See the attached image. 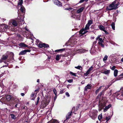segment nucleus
I'll use <instances>...</instances> for the list:
<instances>
[{
	"label": "nucleus",
	"instance_id": "nucleus-1",
	"mask_svg": "<svg viewBox=\"0 0 123 123\" xmlns=\"http://www.w3.org/2000/svg\"><path fill=\"white\" fill-rule=\"evenodd\" d=\"M119 1V0H115L107 6L106 10L107 11H109L116 9L118 7L117 6L120 4Z\"/></svg>",
	"mask_w": 123,
	"mask_h": 123
},
{
	"label": "nucleus",
	"instance_id": "nucleus-2",
	"mask_svg": "<svg viewBox=\"0 0 123 123\" xmlns=\"http://www.w3.org/2000/svg\"><path fill=\"white\" fill-rule=\"evenodd\" d=\"M93 21L92 20L88 21L84 29H81L80 32V33L82 34H84L87 31L86 30H88L89 29V27L92 24Z\"/></svg>",
	"mask_w": 123,
	"mask_h": 123
},
{
	"label": "nucleus",
	"instance_id": "nucleus-3",
	"mask_svg": "<svg viewBox=\"0 0 123 123\" xmlns=\"http://www.w3.org/2000/svg\"><path fill=\"white\" fill-rule=\"evenodd\" d=\"M98 112L96 110L92 111L90 112L89 116L93 120L95 119L97 117Z\"/></svg>",
	"mask_w": 123,
	"mask_h": 123
},
{
	"label": "nucleus",
	"instance_id": "nucleus-4",
	"mask_svg": "<svg viewBox=\"0 0 123 123\" xmlns=\"http://www.w3.org/2000/svg\"><path fill=\"white\" fill-rule=\"evenodd\" d=\"M86 51V50L83 49H75L73 51L71 54L72 55H74L76 54L83 53Z\"/></svg>",
	"mask_w": 123,
	"mask_h": 123
},
{
	"label": "nucleus",
	"instance_id": "nucleus-5",
	"mask_svg": "<svg viewBox=\"0 0 123 123\" xmlns=\"http://www.w3.org/2000/svg\"><path fill=\"white\" fill-rule=\"evenodd\" d=\"M103 91H102L98 95V96L97 97V99H98L99 100V104L100 105L101 104V100H102V98L101 97V96L103 94ZM102 107H104L105 106V105L104 103H103V104H102Z\"/></svg>",
	"mask_w": 123,
	"mask_h": 123
},
{
	"label": "nucleus",
	"instance_id": "nucleus-6",
	"mask_svg": "<svg viewBox=\"0 0 123 123\" xmlns=\"http://www.w3.org/2000/svg\"><path fill=\"white\" fill-rule=\"evenodd\" d=\"M96 41L98 40V43L102 47L104 48V46L103 43L104 42L103 40H102V39L101 38H100L99 36H98L96 38Z\"/></svg>",
	"mask_w": 123,
	"mask_h": 123
},
{
	"label": "nucleus",
	"instance_id": "nucleus-7",
	"mask_svg": "<svg viewBox=\"0 0 123 123\" xmlns=\"http://www.w3.org/2000/svg\"><path fill=\"white\" fill-rule=\"evenodd\" d=\"M72 112L71 111L68 113V114L66 116V119L63 122V123H68V121L69 120V119L70 118V117L72 114Z\"/></svg>",
	"mask_w": 123,
	"mask_h": 123
},
{
	"label": "nucleus",
	"instance_id": "nucleus-8",
	"mask_svg": "<svg viewBox=\"0 0 123 123\" xmlns=\"http://www.w3.org/2000/svg\"><path fill=\"white\" fill-rule=\"evenodd\" d=\"M2 32L5 31L6 30L9 28V26L5 24H3L1 25Z\"/></svg>",
	"mask_w": 123,
	"mask_h": 123
},
{
	"label": "nucleus",
	"instance_id": "nucleus-9",
	"mask_svg": "<svg viewBox=\"0 0 123 123\" xmlns=\"http://www.w3.org/2000/svg\"><path fill=\"white\" fill-rule=\"evenodd\" d=\"M0 102L4 104L8 105L9 104L8 103V102L7 100L5 97L2 98L0 100Z\"/></svg>",
	"mask_w": 123,
	"mask_h": 123
},
{
	"label": "nucleus",
	"instance_id": "nucleus-10",
	"mask_svg": "<svg viewBox=\"0 0 123 123\" xmlns=\"http://www.w3.org/2000/svg\"><path fill=\"white\" fill-rule=\"evenodd\" d=\"M98 27L100 30L104 31L105 34H108V33L105 30V28L102 25H99L98 26Z\"/></svg>",
	"mask_w": 123,
	"mask_h": 123
},
{
	"label": "nucleus",
	"instance_id": "nucleus-11",
	"mask_svg": "<svg viewBox=\"0 0 123 123\" xmlns=\"http://www.w3.org/2000/svg\"><path fill=\"white\" fill-rule=\"evenodd\" d=\"M53 1L54 4L58 6H62V3L58 0H54Z\"/></svg>",
	"mask_w": 123,
	"mask_h": 123
},
{
	"label": "nucleus",
	"instance_id": "nucleus-12",
	"mask_svg": "<svg viewBox=\"0 0 123 123\" xmlns=\"http://www.w3.org/2000/svg\"><path fill=\"white\" fill-rule=\"evenodd\" d=\"M121 90L123 91V88H121ZM116 94L117 96L118 97V98H117V99H123V92L122 93L121 95L119 97H118L119 95V94L118 93H116Z\"/></svg>",
	"mask_w": 123,
	"mask_h": 123
},
{
	"label": "nucleus",
	"instance_id": "nucleus-13",
	"mask_svg": "<svg viewBox=\"0 0 123 123\" xmlns=\"http://www.w3.org/2000/svg\"><path fill=\"white\" fill-rule=\"evenodd\" d=\"M30 50H25L21 51L19 54V55H24L27 52H30Z\"/></svg>",
	"mask_w": 123,
	"mask_h": 123
},
{
	"label": "nucleus",
	"instance_id": "nucleus-14",
	"mask_svg": "<svg viewBox=\"0 0 123 123\" xmlns=\"http://www.w3.org/2000/svg\"><path fill=\"white\" fill-rule=\"evenodd\" d=\"M8 57V56L7 55H3L0 60V63H1L3 62V61L6 59Z\"/></svg>",
	"mask_w": 123,
	"mask_h": 123
},
{
	"label": "nucleus",
	"instance_id": "nucleus-15",
	"mask_svg": "<svg viewBox=\"0 0 123 123\" xmlns=\"http://www.w3.org/2000/svg\"><path fill=\"white\" fill-rule=\"evenodd\" d=\"M92 86L91 84H88L86 86L84 89V91H87V89H90L92 88Z\"/></svg>",
	"mask_w": 123,
	"mask_h": 123
},
{
	"label": "nucleus",
	"instance_id": "nucleus-16",
	"mask_svg": "<svg viewBox=\"0 0 123 123\" xmlns=\"http://www.w3.org/2000/svg\"><path fill=\"white\" fill-rule=\"evenodd\" d=\"M70 43V45L71 46H74V44H76L77 41H74V40H72L71 41L70 40H69Z\"/></svg>",
	"mask_w": 123,
	"mask_h": 123
},
{
	"label": "nucleus",
	"instance_id": "nucleus-17",
	"mask_svg": "<svg viewBox=\"0 0 123 123\" xmlns=\"http://www.w3.org/2000/svg\"><path fill=\"white\" fill-rule=\"evenodd\" d=\"M93 67L92 66H91L90 68L87 71L86 73L84 74V75L85 76H87L88 75L91 71Z\"/></svg>",
	"mask_w": 123,
	"mask_h": 123
},
{
	"label": "nucleus",
	"instance_id": "nucleus-18",
	"mask_svg": "<svg viewBox=\"0 0 123 123\" xmlns=\"http://www.w3.org/2000/svg\"><path fill=\"white\" fill-rule=\"evenodd\" d=\"M111 105L110 104L108 105L107 106H106L104 108V110L103 111L104 112L106 111L110 108L111 107Z\"/></svg>",
	"mask_w": 123,
	"mask_h": 123
},
{
	"label": "nucleus",
	"instance_id": "nucleus-19",
	"mask_svg": "<svg viewBox=\"0 0 123 123\" xmlns=\"http://www.w3.org/2000/svg\"><path fill=\"white\" fill-rule=\"evenodd\" d=\"M84 7H82L81 8L78 9L76 11V12L77 13H79L83 11L85 9Z\"/></svg>",
	"mask_w": 123,
	"mask_h": 123
},
{
	"label": "nucleus",
	"instance_id": "nucleus-20",
	"mask_svg": "<svg viewBox=\"0 0 123 123\" xmlns=\"http://www.w3.org/2000/svg\"><path fill=\"white\" fill-rule=\"evenodd\" d=\"M122 76H123V73L121 74L117 78L115 81L122 79L123 78V77H122Z\"/></svg>",
	"mask_w": 123,
	"mask_h": 123
},
{
	"label": "nucleus",
	"instance_id": "nucleus-21",
	"mask_svg": "<svg viewBox=\"0 0 123 123\" xmlns=\"http://www.w3.org/2000/svg\"><path fill=\"white\" fill-rule=\"evenodd\" d=\"M19 46L21 47H27V45L25 44L24 43H21L18 44Z\"/></svg>",
	"mask_w": 123,
	"mask_h": 123
},
{
	"label": "nucleus",
	"instance_id": "nucleus-22",
	"mask_svg": "<svg viewBox=\"0 0 123 123\" xmlns=\"http://www.w3.org/2000/svg\"><path fill=\"white\" fill-rule=\"evenodd\" d=\"M12 98V96L9 95H7L6 96V98L7 100L8 101V102L9 101H10V100Z\"/></svg>",
	"mask_w": 123,
	"mask_h": 123
},
{
	"label": "nucleus",
	"instance_id": "nucleus-23",
	"mask_svg": "<svg viewBox=\"0 0 123 123\" xmlns=\"http://www.w3.org/2000/svg\"><path fill=\"white\" fill-rule=\"evenodd\" d=\"M23 3V0H19L18 1V6H22Z\"/></svg>",
	"mask_w": 123,
	"mask_h": 123
},
{
	"label": "nucleus",
	"instance_id": "nucleus-24",
	"mask_svg": "<svg viewBox=\"0 0 123 123\" xmlns=\"http://www.w3.org/2000/svg\"><path fill=\"white\" fill-rule=\"evenodd\" d=\"M35 93L34 92H32L31 95V99L34 100L35 98Z\"/></svg>",
	"mask_w": 123,
	"mask_h": 123
},
{
	"label": "nucleus",
	"instance_id": "nucleus-25",
	"mask_svg": "<svg viewBox=\"0 0 123 123\" xmlns=\"http://www.w3.org/2000/svg\"><path fill=\"white\" fill-rule=\"evenodd\" d=\"M58 121L56 120H53L49 121L47 123H59Z\"/></svg>",
	"mask_w": 123,
	"mask_h": 123
},
{
	"label": "nucleus",
	"instance_id": "nucleus-26",
	"mask_svg": "<svg viewBox=\"0 0 123 123\" xmlns=\"http://www.w3.org/2000/svg\"><path fill=\"white\" fill-rule=\"evenodd\" d=\"M104 86V85H103L100 86L98 89H97L95 91V93L96 94H97L98 92L101 89L102 87Z\"/></svg>",
	"mask_w": 123,
	"mask_h": 123
},
{
	"label": "nucleus",
	"instance_id": "nucleus-27",
	"mask_svg": "<svg viewBox=\"0 0 123 123\" xmlns=\"http://www.w3.org/2000/svg\"><path fill=\"white\" fill-rule=\"evenodd\" d=\"M118 72V70L117 69L114 70V75L115 77H116L117 76Z\"/></svg>",
	"mask_w": 123,
	"mask_h": 123
},
{
	"label": "nucleus",
	"instance_id": "nucleus-28",
	"mask_svg": "<svg viewBox=\"0 0 123 123\" xmlns=\"http://www.w3.org/2000/svg\"><path fill=\"white\" fill-rule=\"evenodd\" d=\"M108 58V56L105 55L103 59V60L105 63L106 62V61L107 60Z\"/></svg>",
	"mask_w": 123,
	"mask_h": 123
},
{
	"label": "nucleus",
	"instance_id": "nucleus-29",
	"mask_svg": "<svg viewBox=\"0 0 123 123\" xmlns=\"http://www.w3.org/2000/svg\"><path fill=\"white\" fill-rule=\"evenodd\" d=\"M10 115L11 116V118L12 119L14 120H15L16 119V117L14 115L12 114H10Z\"/></svg>",
	"mask_w": 123,
	"mask_h": 123
},
{
	"label": "nucleus",
	"instance_id": "nucleus-30",
	"mask_svg": "<svg viewBox=\"0 0 123 123\" xmlns=\"http://www.w3.org/2000/svg\"><path fill=\"white\" fill-rule=\"evenodd\" d=\"M110 70H106L103 73L105 74H108L110 73Z\"/></svg>",
	"mask_w": 123,
	"mask_h": 123
},
{
	"label": "nucleus",
	"instance_id": "nucleus-31",
	"mask_svg": "<svg viewBox=\"0 0 123 123\" xmlns=\"http://www.w3.org/2000/svg\"><path fill=\"white\" fill-rule=\"evenodd\" d=\"M20 10L22 12H25V9L23 6H21Z\"/></svg>",
	"mask_w": 123,
	"mask_h": 123
},
{
	"label": "nucleus",
	"instance_id": "nucleus-32",
	"mask_svg": "<svg viewBox=\"0 0 123 123\" xmlns=\"http://www.w3.org/2000/svg\"><path fill=\"white\" fill-rule=\"evenodd\" d=\"M12 24L14 26H16L18 24L16 21L13 20L12 22Z\"/></svg>",
	"mask_w": 123,
	"mask_h": 123
},
{
	"label": "nucleus",
	"instance_id": "nucleus-33",
	"mask_svg": "<svg viewBox=\"0 0 123 123\" xmlns=\"http://www.w3.org/2000/svg\"><path fill=\"white\" fill-rule=\"evenodd\" d=\"M44 44V43H42L41 42L39 43V44H38V47L41 48L43 47L44 45V44Z\"/></svg>",
	"mask_w": 123,
	"mask_h": 123
},
{
	"label": "nucleus",
	"instance_id": "nucleus-34",
	"mask_svg": "<svg viewBox=\"0 0 123 123\" xmlns=\"http://www.w3.org/2000/svg\"><path fill=\"white\" fill-rule=\"evenodd\" d=\"M112 28L113 30H115V24L114 22H112L111 25Z\"/></svg>",
	"mask_w": 123,
	"mask_h": 123
},
{
	"label": "nucleus",
	"instance_id": "nucleus-35",
	"mask_svg": "<svg viewBox=\"0 0 123 123\" xmlns=\"http://www.w3.org/2000/svg\"><path fill=\"white\" fill-rule=\"evenodd\" d=\"M111 117L110 116L106 117L105 118L106 120V122H107L110 119H111Z\"/></svg>",
	"mask_w": 123,
	"mask_h": 123
},
{
	"label": "nucleus",
	"instance_id": "nucleus-36",
	"mask_svg": "<svg viewBox=\"0 0 123 123\" xmlns=\"http://www.w3.org/2000/svg\"><path fill=\"white\" fill-rule=\"evenodd\" d=\"M60 55H56L55 59L57 61L59 60L60 59Z\"/></svg>",
	"mask_w": 123,
	"mask_h": 123
},
{
	"label": "nucleus",
	"instance_id": "nucleus-37",
	"mask_svg": "<svg viewBox=\"0 0 123 123\" xmlns=\"http://www.w3.org/2000/svg\"><path fill=\"white\" fill-rule=\"evenodd\" d=\"M53 91L55 94V96L57 95V91L55 88H54L53 89Z\"/></svg>",
	"mask_w": 123,
	"mask_h": 123
},
{
	"label": "nucleus",
	"instance_id": "nucleus-38",
	"mask_svg": "<svg viewBox=\"0 0 123 123\" xmlns=\"http://www.w3.org/2000/svg\"><path fill=\"white\" fill-rule=\"evenodd\" d=\"M75 68L80 70H82V67L80 66H78L77 67H75Z\"/></svg>",
	"mask_w": 123,
	"mask_h": 123
},
{
	"label": "nucleus",
	"instance_id": "nucleus-39",
	"mask_svg": "<svg viewBox=\"0 0 123 123\" xmlns=\"http://www.w3.org/2000/svg\"><path fill=\"white\" fill-rule=\"evenodd\" d=\"M70 41L69 40L68 42H67L65 44V45L67 46H68V45H70Z\"/></svg>",
	"mask_w": 123,
	"mask_h": 123
},
{
	"label": "nucleus",
	"instance_id": "nucleus-40",
	"mask_svg": "<svg viewBox=\"0 0 123 123\" xmlns=\"http://www.w3.org/2000/svg\"><path fill=\"white\" fill-rule=\"evenodd\" d=\"M44 45L43 47L44 48H47L49 47V45L48 44H46L45 43H44Z\"/></svg>",
	"mask_w": 123,
	"mask_h": 123
},
{
	"label": "nucleus",
	"instance_id": "nucleus-41",
	"mask_svg": "<svg viewBox=\"0 0 123 123\" xmlns=\"http://www.w3.org/2000/svg\"><path fill=\"white\" fill-rule=\"evenodd\" d=\"M102 117V115H100L98 116V118L99 120H100V119H101Z\"/></svg>",
	"mask_w": 123,
	"mask_h": 123
},
{
	"label": "nucleus",
	"instance_id": "nucleus-42",
	"mask_svg": "<svg viewBox=\"0 0 123 123\" xmlns=\"http://www.w3.org/2000/svg\"><path fill=\"white\" fill-rule=\"evenodd\" d=\"M70 73L72 75L74 76H76V73H73L72 72H70Z\"/></svg>",
	"mask_w": 123,
	"mask_h": 123
},
{
	"label": "nucleus",
	"instance_id": "nucleus-43",
	"mask_svg": "<svg viewBox=\"0 0 123 123\" xmlns=\"http://www.w3.org/2000/svg\"><path fill=\"white\" fill-rule=\"evenodd\" d=\"M110 43L111 44H112L113 45H117V46H118V45L116 44V43H115L113 42H110Z\"/></svg>",
	"mask_w": 123,
	"mask_h": 123
},
{
	"label": "nucleus",
	"instance_id": "nucleus-44",
	"mask_svg": "<svg viewBox=\"0 0 123 123\" xmlns=\"http://www.w3.org/2000/svg\"><path fill=\"white\" fill-rule=\"evenodd\" d=\"M64 49H59L56 50H55V52H58L60 51H62L63 50H64Z\"/></svg>",
	"mask_w": 123,
	"mask_h": 123
},
{
	"label": "nucleus",
	"instance_id": "nucleus-45",
	"mask_svg": "<svg viewBox=\"0 0 123 123\" xmlns=\"http://www.w3.org/2000/svg\"><path fill=\"white\" fill-rule=\"evenodd\" d=\"M40 98L39 97H38L37 98V101L36 103V105H37L39 102V100Z\"/></svg>",
	"mask_w": 123,
	"mask_h": 123
},
{
	"label": "nucleus",
	"instance_id": "nucleus-46",
	"mask_svg": "<svg viewBox=\"0 0 123 123\" xmlns=\"http://www.w3.org/2000/svg\"><path fill=\"white\" fill-rule=\"evenodd\" d=\"M65 92V91H64V89H62V90H61L60 93L61 94H62L64 93Z\"/></svg>",
	"mask_w": 123,
	"mask_h": 123
},
{
	"label": "nucleus",
	"instance_id": "nucleus-47",
	"mask_svg": "<svg viewBox=\"0 0 123 123\" xmlns=\"http://www.w3.org/2000/svg\"><path fill=\"white\" fill-rule=\"evenodd\" d=\"M85 1L86 2L87 1H88V0H80V1H79V3H82Z\"/></svg>",
	"mask_w": 123,
	"mask_h": 123
},
{
	"label": "nucleus",
	"instance_id": "nucleus-48",
	"mask_svg": "<svg viewBox=\"0 0 123 123\" xmlns=\"http://www.w3.org/2000/svg\"><path fill=\"white\" fill-rule=\"evenodd\" d=\"M67 81L69 83H71L73 81V80L71 79L68 80H67Z\"/></svg>",
	"mask_w": 123,
	"mask_h": 123
},
{
	"label": "nucleus",
	"instance_id": "nucleus-49",
	"mask_svg": "<svg viewBox=\"0 0 123 123\" xmlns=\"http://www.w3.org/2000/svg\"><path fill=\"white\" fill-rule=\"evenodd\" d=\"M65 95L66 96H67L68 97H69L70 96V95L69 93L67 92H66Z\"/></svg>",
	"mask_w": 123,
	"mask_h": 123
},
{
	"label": "nucleus",
	"instance_id": "nucleus-50",
	"mask_svg": "<svg viewBox=\"0 0 123 123\" xmlns=\"http://www.w3.org/2000/svg\"><path fill=\"white\" fill-rule=\"evenodd\" d=\"M113 70H114L115 69V66H113L112 68H111V67H110Z\"/></svg>",
	"mask_w": 123,
	"mask_h": 123
},
{
	"label": "nucleus",
	"instance_id": "nucleus-51",
	"mask_svg": "<svg viewBox=\"0 0 123 123\" xmlns=\"http://www.w3.org/2000/svg\"><path fill=\"white\" fill-rule=\"evenodd\" d=\"M47 105V104L46 103H44L43 104V107H46Z\"/></svg>",
	"mask_w": 123,
	"mask_h": 123
},
{
	"label": "nucleus",
	"instance_id": "nucleus-52",
	"mask_svg": "<svg viewBox=\"0 0 123 123\" xmlns=\"http://www.w3.org/2000/svg\"><path fill=\"white\" fill-rule=\"evenodd\" d=\"M36 43H37V45H38V44H39V43H40V42H39V40H37L36 41Z\"/></svg>",
	"mask_w": 123,
	"mask_h": 123
},
{
	"label": "nucleus",
	"instance_id": "nucleus-53",
	"mask_svg": "<svg viewBox=\"0 0 123 123\" xmlns=\"http://www.w3.org/2000/svg\"><path fill=\"white\" fill-rule=\"evenodd\" d=\"M55 77H56V79L58 80H59V77L57 76V75H55Z\"/></svg>",
	"mask_w": 123,
	"mask_h": 123
},
{
	"label": "nucleus",
	"instance_id": "nucleus-54",
	"mask_svg": "<svg viewBox=\"0 0 123 123\" xmlns=\"http://www.w3.org/2000/svg\"><path fill=\"white\" fill-rule=\"evenodd\" d=\"M57 95L55 96V97H54V101H55L56 98H57Z\"/></svg>",
	"mask_w": 123,
	"mask_h": 123
},
{
	"label": "nucleus",
	"instance_id": "nucleus-55",
	"mask_svg": "<svg viewBox=\"0 0 123 123\" xmlns=\"http://www.w3.org/2000/svg\"><path fill=\"white\" fill-rule=\"evenodd\" d=\"M25 28L26 30L27 31H29V30L27 29V27L26 26L25 27Z\"/></svg>",
	"mask_w": 123,
	"mask_h": 123
},
{
	"label": "nucleus",
	"instance_id": "nucleus-56",
	"mask_svg": "<svg viewBox=\"0 0 123 123\" xmlns=\"http://www.w3.org/2000/svg\"><path fill=\"white\" fill-rule=\"evenodd\" d=\"M21 95L22 96H23L25 95V94L24 93H21Z\"/></svg>",
	"mask_w": 123,
	"mask_h": 123
},
{
	"label": "nucleus",
	"instance_id": "nucleus-57",
	"mask_svg": "<svg viewBox=\"0 0 123 123\" xmlns=\"http://www.w3.org/2000/svg\"><path fill=\"white\" fill-rule=\"evenodd\" d=\"M1 28V25H0V32H2L1 28Z\"/></svg>",
	"mask_w": 123,
	"mask_h": 123
},
{
	"label": "nucleus",
	"instance_id": "nucleus-58",
	"mask_svg": "<svg viewBox=\"0 0 123 123\" xmlns=\"http://www.w3.org/2000/svg\"><path fill=\"white\" fill-rule=\"evenodd\" d=\"M73 9V8H72L71 7H69L68 8V10H71V9Z\"/></svg>",
	"mask_w": 123,
	"mask_h": 123
},
{
	"label": "nucleus",
	"instance_id": "nucleus-59",
	"mask_svg": "<svg viewBox=\"0 0 123 123\" xmlns=\"http://www.w3.org/2000/svg\"><path fill=\"white\" fill-rule=\"evenodd\" d=\"M39 79H37V82H39Z\"/></svg>",
	"mask_w": 123,
	"mask_h": 123
},
{
	"label": "nucleus",
	"instance_id": "nucleus-60",
	"mask_svg": "<svg viewBox=\"0 0 123 123\" xmlns=\"http://www.w3.org/2000/svg\"><path fill=\"white\" fill-rule=\"evenodd\" d=\"M22 109H25V107H22Z\"/></svg>",
	"mask_w": 123,
	"mask_h": 123
},
{
	"label": "nucleus",
	"instance_id": "nucleus-61",
	"mask_svg": "<svg viewBox=\"0 0 123 123\" xmlns=\"http://www.w3.org/2000/svg\"><path fill=\"white\" fill-rule=\"evenodd\" d=\"M97 42V41L94 42L93 43V44H95Z\"/></svg>",
	"mask_w": 123,
	"mask_h": 123
},
{
	"label": "nucleus",
	"instance_id": "nucleus-62",
	"mask_svg": "<svg viewBox=\"0 0 123 123\" xmlns=\"http://www.w3.org/2000/svg\"><path fill=\"white\" fill-rule=\"evenodd\" d=\"M104 79H107V77H104Z\"/></svg>",
	"mask_w": 123,
	"mask_h": 123
},
{
	"label": "nucleus",
	"instance_id": "nucleus-63",
	"mask_svg": "<svg viewBox=\"0 0 123 123\" xmlns=\"http://www.w3.org/2000/svg\"><path fill=\"white\" fill-rule=\"evenodd\" d=\"M18 104H16L15 105V107H17V105H18Z\"/></svg>",
	"mask_w": 123,
	"mask_h": 123
},
{
	"label": "nucleus",
	"instance_id": "nucleus-64",
	"mask_svg": "<svg viewBox=\"0 0 123 123\" xmlns=\"http://www.w3.org/2000/svg\"><path fill=\"white\" fill-rule=\"evenodd\" d=\"M121 61L123 62V58L121 59Z\"/></svg>",
	"mask_w": 123,
	"mask_h": 123
}]
</instances>
